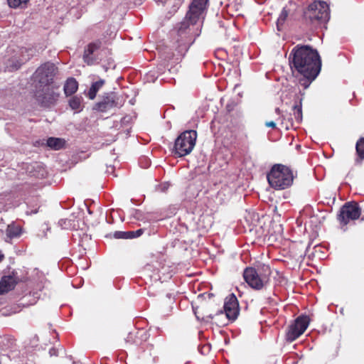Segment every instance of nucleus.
Wrapping results in <instances>:
<instances>
[{"mask_svg":"<svg viewBox=\"0 0 364 364\" xmlns=\"http://www.w3.org/2000/svg\"><path fill=\"white\" fill-rule=\"evenodd\" d=\"M309 323V318L307 316L298 317L294 322L289 327L287 333V339L293 341L301 336L306 330Z\"/></svg>","mask_w":364,"mask_h":364,"instance_id":"423d86ee","label":"nucleus"},{"mask_svg":"<svg viewBox=\"0 0 364 364\" xmlns=\"http://www.w3.org/2000/svg\"><path fill=\"white\" fill-rule=\"evenodd\" d=\"M69 105L70 108L73 110L80 109L81 105V99L77 96L73 97L69 100Z\"/></svg>","mask_w":364,"mask_h":364,"instance_id":"4be33fe9","label":"nucleus"},{"mask_svg":"<svg viewBox=\"0 0 364 364\" xmlns=\"http://www.w3.org/2000/svg\"><path fill=\"white\" fill-rule=\"evenodd\" d=\"M289 65L293 71L298 72L308 81L301 82L307 87L318 74V54L309 46H297L290 53Z\"/></svg>","mask_w":364,"mask_h":364,"instance_id":"f257e3e1","label":"nucleus"},{"mask_svg":"<svg viewBox=\"0 0 364 364\" xmlns=\"http://www.w3.org/2000/svg\"><path fill=\"white\" fill-rule=\"evenodd\" d=\"M224 311L228 319L234 320L238 314V304L236 297L231 294L226 299L224 304Z\"/></svg>","mask_w":364,"mask_h":364,"instance_id":"9d476101","label":"nucleus"},{"mask_svg":"<svg viewBox=\"0 0 364 364\" xmlns=\"http://www.w3.org/2000/svg\"><path fill=\"white\" fill-rule=\"evenodd\" d=\"M334 201H335V197H334V196H333L332 198H330L328 199V200L327 201V204H328V205H331V203H334Z\"/></svg>","mask_w":364,"mask_h":364,"instance_id":"bb28decb","label":"nucleus"},{"mask_svg":"<svg viewBox=\"0 0 364 364\" xmlns=\"http://www.w3.org/2000/svg\"><path fill=\"white\" fill-rule=\"evenodd\" d=\"M294 115L298 121L302 118L301 107L299 105L294 106Z\"/></svg>","mask_w":364,"mask_h":364,"instance_id":"b1692460","label":"nucleus"},{"mask_svg":"<svg viewBox=\"0 0 364 364\" xmlns=\"http://www.w3.org/2000/svg\"><path fill=\"white\" fill-rule=\"evenodd\" d=\"M319 259H323V257H321V256L320 255Z\"/></svg>","mask_w":364,"mask_h":364,"instance_id":"2f4dec72","label":"nucleus"},{"mask_svg":"<svg viewBox=\"0 0 364 364\" xmlns=\"http://www.w3.org/2000/svg\"><path fill=\"white\" fill-rule=\"evenodd\" d=\"M208 0H193L189 6L186 17L192 24H195L206 9Z\"/></svg>","mask_w":364,"mask_h":364,"instance_id":"1a4fd4ad","label":"nucleus"},{"mask_svg":"<svg viewBox=\"0 0 364 364\" xmlns=\"http://www.w3.org/2000/svg\"><path fill=\"white\" fill-rule=\"evenodd\" d=\"M270 186L276 189H284L293 181V176L290 169L283 165H275L267 175Z\"/></svg>","mask_w":364,"mask_h":364,"instance_id":"f03ea898","label":"nucleus"},{"mask_svg":"<svg viewBox=\"0 0 364 364\" xmlns=\"http://www.w3.org/2000/svg\"><path fill=\"white\" fill-rule=\"evenodd\" d=\"M278 230H279V232L281 233L282 231V225H279L277 226Z\"/></svg>","mask_w":364,"mask_h":364,"instance_id":"c85d7f7f","label":"nucleus"},{"mask_svg":"<svg viewBox=\"0 0 364 364\" xmlns=\"http://www.w3.org/2000/svg\"><path fill=\"white\" fill-rule=\"evenodd\" d=\"M304 17L311 23L318 20V1L317 0H314L308 6L304 11Z\"/></svg>","mask_w":364,"mask_h":364,"instance_id":"4468645a","label":"nucleus"},{"mask_svg":"<svg viewBox=\"0 0 364 364\" xmlns=\"http://www.w3.org/2000/svg\"><path fill=\"white\" fill-rule=\"evenodd\" d=\"M78 88V83L73 77H69L64 85V92L66 96L74 94Z\"/></svg>","mask_w":364,"mask_h":364,"instance_id":"2eb2a0df","label":"nucleus"},{"mask_svg":"<svg viewBox=\"0 0 364 364\" xmlns=\"http://www.w3.org/2000/svg\"><path fill=\"white\" fill-rule=\"evenodd\" d=\"M115 98L114 93L106 94V95L103 97L102 100L95 105V109L100 112H105L108 109L117 106V103L115 101Z\"/></svg>","mask_w":364,"mask_h":364,"instance_id":"f8f14e48","label":"nucleus"},{"mask_svg":"<svg viewBox=\"0 0 364 364\" xmlns=\"http://www.w3.org/2000/svg\"><path fill=\"white\" fill-rule=\"evenodd\" d=\"M35 97L37 101L43 106H50L53 104L58 97L53 87L48 86L36 88Z\"/></svg>","mask_w":364,"mask_h":364,"instance_id":"0eeeda50","label":"nucleus"},{"mask_svg":"<svg viewBox=\"0 0 364 364\" xmlns=\"http://www.w3.org/2000/svg\"><path fill=\"white\" fill-rule=\"evenodd\" d=\"M265 126L274 129L276 127V123L274 121L267 122Z\"/></svg>","mask_w":364,"mask_h":364,"instance_id":"a878e982","label":"nucleus"},{"mask_svg":"<svg viewBox=\"0 0 364 364\" xmlns=\"http://www.w3.org/2000/svg\"><path fill=\"white\" fill-rule=\"evenodd\" d=\"M275 113L277 114V115L279 116L280 115V109L279 108H277L275 109Z\"/></svg>","mask_w":364,"mask_h":364,"instance_id":"c756f323","label":"nucleus"},{"mask_svg":"<svg viewBox=\"0 0 364 364\" xmlns=\"http://www.w3.org/2000/svg\"><path fill=\"white\" fill-rule=\"evenodd\" d=\"M281 124H282V127H283L284 128H285L286 129H289V124H285L283 121H282Z\"/></svg>","mask_w":364,"mask_h":364,"instance_id":"cd10ccee","label":"nucleus"},{"mask_svg":"<svg viewBox=\"0 0 364 364\" xmlns=\"http://www.w3.org/2000/svg\"><path fill=\"white\" fill-rule=\"evenodd\" d=\"M142 230H138L136 231H130V232H122V231H117L114 232V236L115 238H134L139 237L141 235Z\"/></svg>","mask_w":364,"mask_h":364,"instance_id":"a211bd4d","label":"nucleus"},{"mask_svg":"<svg viewBox=\"0 0 364 364\" xmlns=\"http://www.w3.org/2000/svg\"><path fill=\"white\" fill-rule=\"evenodd\" d=\"M6 232L8 237H16L20 235L21 232V228L18 225H9L6 228Z\"/></svg>","mask_w":364,"mask_h":364,"instance_id":"aec40b11","label":"nucleus"},{"mask_svg":"<svg viewBox=\"0 0 364 364\" xmlns=\"http://www.w3.org/2000/svg\"><path fill=\"white\" fill-rule=\"evenodd\" d=\"M101 44L102 43L100 41L90 43L85 49L83 60L87 65H92L96 60V58L93 57L92 55L101 47Z\"/></svg>","mask_w":364,"mask_h":364,"instance_id":"ddd939ff","label":"nucleus"},{"mask_svg":"<svg viewBox=\"0 0 364 364\" xmlns=\"http://www.w3.org/2000/svg\"><path fill=\"white\" fill-rule=\"evenodd\" d=\"M18 281V279L14 273L2 277L0 280V295L14 289Z\"/></svg>","mask_w":364,"mask_h":364,"instance_id":"9b49d317","label":"nucleus"},{"mask_svg":"<svg viewBox=\"0 0 364 364\" xmlns=\"http://www.w3.org/2000/svg\"><path fill=\"white\" fill-rule=\"evenodd\" d=\"M319 66H320V68H321V61H320Z\"/></svg>","mask_w":364,"mask_h":364,"instance_id":"7c9ffc66","label":"nucleus"},{"mask_svg":"<svg viewBox=\"0 0 364 364\" xmlns=\"http://www.w3.org/2000/svg\"><path fill=\"white\" fill-rule=\"evenodd\" d=\"M65 141L60 138L50 137L47 139L46 145L54 150H59L65 146Z\"/></svg>","mask_w":364,"mask_h":364,"instance_id":"f3484780","label":"nucleus"},{"mask_svg":"<svg viewBox=\"0 0 364 364\" xmlns=\"http://www.w3.org/2000/svg\"><path fill=\"white\" fill-rule=\"evenodd\" d=\"M270 269L268 266L263 265L258 270L252 267L245 269L243 277L245 282L253 289H261L268 282Z\"/></svg>","mask_w":364,"mask_h":364,"instance_id":"7ed1b4c3","label":"nucleus"},{"mask_svg":"<svg viewBox=\"0 0 364 364\" xmlns=\"http://www.w3.org/2000/svg\"><path fill=\"white\" fill-rule=\"evenodd\" d=\"M355 149L360 159H364V138H361L357 141Z\"/></svg>","mask_w":364,"mask_h":364,"instance_id":"412c9836","label":"nucleus"},{"mask_svg":"<svg viewBox=\"0 0 364 364\" xmlns=\"http://www.w3.org/2000/svg\"><path fill=\"white\" fill-rule=\"evenodd\" d=\"M104 84L105 80H100L92 85L88 92V97L90 100H94L95 98L97 92L104 85Z\"/></svg>","mask_w":364,"mask_h":364,"instance_id":"6ab92c4d","label":"nucleus"},{"mask_svg":"<svg viewBox=\"0 0 364 364\" xmlns=\"http://www.w3.org/2000/svg\"><path fill=\"white\" fill-rule=\"evenodd\" d=\"M28 0H8L9 5L12 8H17L23 4H26Z\"/></svg>","mask_w":364,"mask_h":364,"instance_id":"5701e85b","label":"nucleus"},{"mask_svg":"<svg viewBox=\"0 0 364 364\" xmlns=\"http://www.w3.org/2000/svg\"><path fill=\"white\" fill-rule=\"evenodd\" d=\"M320 24L326 23L330 19L329 6L324 1H320Z\"/></svg>","mask_w":364,"mask_h":364,"instance_id":"dca6fc26","label":"nucleus"},{"mask_svg":"<svg viewBox=\"0 0 364 364\" xmlns=\"http://www.w3.org/2000/svg\"><path fill=\"white\" fill-rule=\"evenodd\" d=\"M197 133L194 130L183 132L175 141V151L179 156L188 154L193 149Z\"/></svg>","mask_w":364,"mask_h":364,"instance_id":"39448f33","label":"nucleus"},{"mask_svg":"<svg viewBox=\"0 0 364 364\" xmlns=\"http://www.w3.org/2000/svg\"><path fill=\"white\" fill-rule=\"evenodd\" d=\"M56 68L53 63H46L39 66L33 74L36 88L50 86L55 75Z\"/></svg>","mask_w":364,"mask_h":364,"instance_id":"20e7f679","label":"nucleus"},{"mask_svg":"<svg viewBox=\"0 0 364 364\" xmlns=\"http://www.w3.org/2000/svg\"><path fill=\"white\" fill-rule=\"evenodd\" d=\"M360 215V210L357 204L347 203L341 208L338 220L341 224L346 225L350 220H356Z\"/></svg>","mask_w":364,"mask_h":364,"instance_id":"6e6552de","label":"nucleus"},{"mask_svg":"<svg viewBox=\"0 0 364 364\" xmlns=\"http://www.w3.org/2000/svg\"><path fill=\"white\" fill-rule=\"evenodd\" d=\"M288 16V13L286 10H283L282 11V14L279 16V18H278V21L279 22H284L286 19V18Z\"/></svg>","mask_w":364,"mask_h":364,"instance_id":"393cba45","label":"nucleus"}]
</instances>
